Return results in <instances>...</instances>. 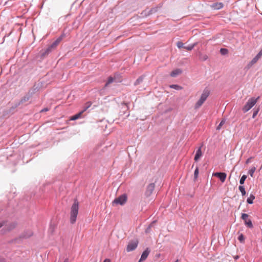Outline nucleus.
I'll list each match as a JSON object with an SVG mask.
<instances>
[{"instance_id": "f257e3e1", "label": "nucleus", "mask_w": 262, "mask_h": 262, "mask_svg": "<svg viewBox=\"0 0 262 262\" xmlns=\"http://www.w3.org/2000/svg\"><path fill=\"white\" fill-rule=\"evenodd\" d=\"M78 209V202L75 200L71 207L70 212V222L72 224H74L76 221Z\"/></svg>"}, {"instance_id": "f03ea898", "label": "nucleus", "mask_w": 262, "mask_h": 262, "mask_svg": "<svg viewBox=\"0 0 262 262\" xmlns=\"http://www.w3.org/2000/svg\"><path fill=\"white\" fill-rule=\"evenodd\" d=\"M259 99V97H258L256 98L252 97L249 99L242 108L244 113L247 112L249 111L256 103Z\"/></svg>"}, {"instance_id": "7ed1b4c3", "label": "nucleus", "mask_w": 262, "mask_h": 262, "mask_svg": "<svg viewBox=\"0 0 262 262\" xmlns=\"http://www.w3.org/2000/svg\"><path fill=\"white\" fill-rule=\"evenodd\" d=\"M127 196L126 194H123L119 197L116 198L112 202L113 205H124L127 201Z\"/></svg>"}, {"instance_id": "20e7f679", "label": "nucleus", "mask_w": 262, "mask_h": 262, "mask_svg": "<svg viewBox=\"0 0 262 262\" xmlns=\"http://www.w3.org/2000/svg\"><path fill=\"white\" fill-rule=\"evenodd\" d=\"M63 38V36L61 35L58 37L54 42H53L46 50L44 54H49L52 50L55 49L58 45L59 42L61 41Z\"/></svg>"}, {"instance_id": "39448f33", "label": "nucleus", "mask_w": 262, "mask_h": 262, "mask_svg": "<svg viewBox=\"0 0 262 262\" xmlns=\"http://www.w3.org/2000/svg\"><path fill=\"white\" fill-rule=\"evenodd\" d=\"M138 244V242L137 240L130 241L127 245L126 250L127 252H130L135 250Z\"/></svg>"}, {"instance_id": "423d86ee", "label": "nucleus", "mask_w": 262, "mask_h": 262, "mask_svg": "<svg viewBox=\"0 0 262 262\" xmlns=\"http://www.w3.org/2000/svg\"><path fill=\"white\" fill-rule=\"evenodd\" d=\"M262 56V49L259 51V52L256 55V56L254 57L252 60L248 64V67L249 68L251 67L253 64L256 63L257 61L259 60V59L260 58V57Z\"/></svg>"}, {"instance_id": "0eeeda50", "label": "nucleus", "mask_w": 262, "mask_h": 262, "mask_svg": "<svg viewBox=\"0 0 262 262\" xmlns=\"http://www.w3.org/2000/svg\"><path fill=\"white\" fill-rule=\"evenodd\" d=\"M248 215L246 213H243L241 218L244 221L245 224L248 227L251 228L253 227V224L250 220H248Z\"/></svg>"}, {"instance_id": "6e6552de", "label": "nucleus", "mask_w": 262, "mask_h": 262, "mask_svg": "<svg viewBox=\"0 0 262 262\" xmlns=\"http://www.w3.org/2000/svg\"><path fill=\"white\" fill-rule=\"evenodd\" d=\"M213 176L217 177L220 179L221 181L223 183L225 182L227 174L225 172H215L213 173Z\"/></svg>"}, {"instance_id": "1a4fd4ad", "label": "nucleus", "mask_w": 262, "mask_h": 262, "mask_svg": "<svg viewBox=\"0 0 262 262\" xmlns=\"http://www.w3.org/2000/svg\"><path fill=\"white\" fill-rule=\"evenodd\" d=\"M149 252L150 250L149 248H146V249L142 253L139 262L145 260L149 255Z\"/></svg>"}, {"instance_id": "9d476101", "label": "nucleus", "mask_w": 262, "mask_h": 262, "mask_svg": "<svg viewBox=\"0 0 262 262\" xmlns=\"http://www.w3.org/2000/svg\"><path fill=\"white\" fill-rule=\"evenodd\" d=\"M201 148L202 146L200 147L196 151V154L194 158V160L195 162H197L203 155V153L201 150Z\"/></svg>"}, {"instance_id": "9b49d317", "label": "nucleus", "mask_w": 262, "mask_h": 262, "mask_svg": "<svg viewBox=\"0 0 262 262\" xmlns=\"http://www.w3.org/2000/svg\"><path fill=\"white\" fill-rule=\"evenodd\" d=\"M211 7L215 10H219L223 7V4L222 3H215L211 5Z\"/></svg>"}, {"instance_id": "f8f14e48", "label": "nucleus", "mask_w": 262, "mask_h": 262, "mask_svg": "<svg viewBox=\"0 0 262 262\" xmlns=\"http://www.w3.org/2000/svg\"><path fill=\"white\" fill-rule=\"evenodd\" d=\"M155 184L154 183H150L148 185L146 192L147 193H148L149 195L152 192L153 190L155 189Z\"/></svg>"}, {"instance_id": "ddd939ff", "label": "nucleus", "mask_w": 262, "mask_h": 262, "mask_svg": "<svg viewBox=\"0 0 262 262\" xmlns=\"http://www.w3.org/2000/svg\"><path fill=\"white\" fill-rule=\"evenodd\" d=\"M209 95V92L207 90H205L203 92V93L202 94L201 96V99H202L204 101H205L207 97H208Z\"/></svg>"}, {"instance_id": "4468645a", "label": "nucleus", "mask_w": 262, "mask_h": 262, "mask_svg": "<svg viewBox=\"0 0 262 262\" xmlns=\"http://www.w3.org/2000/svg\"><path fill=\"white\" fill-rule=\"evenodd\" d=\"M83 112L81 111L79 113L72 116L71 118H70V120H77L80 118L81 117V116L83 114Z\"/></svg>"}, {"instance_id": "2eb2a0df", "label": "nucleus", "mask_w": 262, "mask_h": 262, "mask_svg": "<svg viewBox=\"0 0 262 262\" xmlns=\"http://www.w3.org/2000/svg\"><path fill=\"white\" fill-rule=\"evenodd\" d=\"M181 73L182 71L180 69H176L171 72L170 76L171 77H176L177 75L181 74Z\"/></svg>"}, {"instance_id": "dca6fc26", "label": "nucleus", "mask_w": 262, "mask_h": 262, "mask_svg": "<svg viewBox=\"0 0 262 262\" xmlns=\"http://www.w3.org/2000/svg\"><path fill=\"white\" fill-rule=\"evenodd\" d=\"M205 101L202 100V99H200L198 102L195 103L194 107L195 109L199 108L200 107L202 106V105L204 103Z\"/></svg>"}, {"instance_id": "f3484780", "label": "nucleus", "mask_w": 262, "mask_h": 262, "mask_svg": "<svg viewBox=\"0 0 262 262\" xmlns=\"http://www.w3.org/2000/svg\"><path fill=\"white\" fill-rule=\"evenodd\" d=\"M255 199V196L253 194H251L249 198L247 200V202L248 204H252L253 203V200Z\"/></svg>"}, {"instance_id": "a211bd4d", "label": "nucleus", "mask_w": 262, "mask_h": 262, "mask_svg": "<svg viewBox=\"0 0 262 262\" xmlns=\"http://www.w3.org/2000/svg\"><path fill=\"white\" fill-rule=\"evenodd\" d=\"M92 105V102H87L85 104H84V106L83 107V110H82L81 111L83 112V113H84V112H85L89 107H91V106Z\"/></svg>"}, {"instance_id": "6ab92c4d", "label": "nucleus", "mask_w": 262, "mask_h": 262, "mask_svg": "<svg viewBox=\"0 0 262 262\" xmlns=\"http://www.w3.org/2000/svg\"><path fill=\"white\" fill-rule=\"evenodd\" d=\"M255 170L256 167L253 166L248 171V173L250 175L251 177H253L254 173L255 171Z\"/></svg>"}, {"instance_id": "aec40b11", "label": "nucleus", "mask_w": 262, "mask_h": 262, "mask_svg": "<svg viewBox=\"0 0 262 262\" xmlns=\"http://www.w3.org/2000/svg\"><path fill=\"white\" fill-rule=\"evenodd\" d=\"M170 88L176 89L177 90H180L182 89V87L177 84H172L170 85Z\"/></svg>"}, {"instance_id": "412c9836", "label": "nucleus", "mask_w": 262, "mask_h": 262, "mask_svg": "<svg viewBox=\"0 0 262 262\" xmlns=\"http://www.w3.org/2000/svg\"><path fill=\"white\" fill-rule=\"evenodd\" d=\"M195 46H196V43H193V45H190L189 46H187V47L185 46L184 47V48L185 49L187 50L191 51V50H192L194 48V47Z\"/></svg>"}, {"instance_id": "4be33fe9", "label": "nucleus", "mask_w": 262, "mask_h": 262, "mask_svg": "<svg viewBox=\"0 0 262 262\" xmlns=\"http://www.w3.org/2000/svg\"><path fill=\"white\" fill-rule=\"evenodd\" d=\"M239 191L241 192L243 196L245 195L246 193L245 188L243 186H239L238 188Z\"/></svg>"}, {"instance_id": "5701e85b", "label": "nucleus", "mask_w": 262, "mask_h": 262, "mask_svg": "<svg viewBox=\"0 0 262 262\" xmlns=\"http://www.w3.org/2000/svg\"><path fill=\"white\" fill-rule=\"evenodd\" d=\"M220 53L222 55H226L228 53V50L225 48H222L220 49Z\"/></svg>"}, {"instance_id": "b1692460", "label": "nucleus", "mask_w": 262, "mask_h": 262, "mask_svg": "<svg viewBox=\"0 0 262 262\" xmlns=\"http://www.w3.org/2000/svg\"><path fill=\"white\" fill-rule=\"evenodd\" d=\"M238 239L239 240V241L242 243H244V241H245V237L244 236V235L243 234H241L239 235V236H238Z\"/></svg>"}, {"instance_id": "393cba45", "label": "nucleus", "mask_w": 262, "mask_h": 262, "mask_svg": "<svg viewBox=\"0 0 262 262\" xmlns=\"http://www.w3.org/2000/svg\"><path fill=\"white\" fill-rule=\"evenodd\" d=\"M246 178H247V176H246V175H243V176L241 177V179H240V180H239V183H240L241 185L243 184L244 183L245 181V180L246 179Z\"/></svg>"}, {"instance_id": "a878e982", "label": "nucleus", "mask_w": 262, "mask_h": 262, "mask_svg": "<svg viewBox=\"0 0 262 262\" xmlns=\"http://www.w3.org/2000/svg\"><path fill=\"white\" fill-rule=\"evenodd\" d=\"M200 58L202 61H205L208 59V56L206 54H201L200 56Z\"/></svg>"}, {"instance_id": "bb28decb", "label": "nucleus", "mask_w": 262, "mask_h": 262, "mask_svg": "<svg viewBox=\"0 0 262 262\" xmlns=\"http://www.w3.org/2000/svg\"><path fill=\"white\" fill-rule=\"evenodd\" d=\"M225 120H224V119L222 120L221 121V122H220V123L219 124V125L216 127V129L220 130L221 128V127L222 126V125H223L225 124Z\"/></svg>"}, {"instance_id": "cd10ccee", "label": "nucleus", "mask_w": 262, "mask_h": 262, "mask_svg": "<svg viewBox=\"0 0 262 262\" xmlns=\"http://www.w3.org/2000/svg\"><path fill=\"white\" fill-rule=\"evenodd\" d=\"M199 175V168L196 167L194 170V179L196 180L198 178Z\"/></svg>"}, {"instance_id": "c85d7f7f", "label": "nucleus", "mask_w": 262, "mask_h": 262, "mask_svg": "<svg viewBox=\"0 0 262 262\" xmlns=\"http://www.w3.org/2000/svg\"><path fill=\"white\" fill-rule=\"evenodd\" d=\"M177 46L178 48H184V47H185V46H184L183 43L181 41H178L177 43Z\"/></svg>"}, {"instance_id": "c756f323", "label": "nucleus", "mask_w": 262, "mask_h": 262, "mask_svg": "<svg viewBox=\"0 0 262 262\" xmlns=\"http://www.w3.org/2000/svg\"><path fill=\"white\" fill-rule=\"evenodd\" d=\"M114 81V78L112 77H110L105 84V86H106L108 84L112 83Z\"/></svg>"}, {"instance_id": "7c9ffc66", "label": "nucleus", "mask_w": 262, "mask_h": 262, "mask_svg": "<svg viewBox=\"0 0 262 262\" xmlns=\"http://www.w3.org/2000/svg\"><path fill=\"white\" fill-rule=\"evenodd\" d=\"M259 112V108H258L256 110L254 111L252 115V118H254L257 115Z\"/></svg>"}, {"instance_id": "2f4dec72", "label": "nucleus", "mask_w": 262, "mask_h": 262, "mask_svg": "<svg viewBox=\"0 0 262 262\" xmlns=\"http://www.w3.org/2000/svg\"><path fill=\"white\" fill-rule=\"evenodd\" d=\"M142 80H143V78H138V79L136 80V82H135V84H136V85H137V84H139L140 82H141V81H142Z\"/></svg>"}, {"instance_id": "473e14b6", "label": "nucleus", "mask_w": 262, "mask_h": 262, "mask_svg": "<svg viewBox=\"0 0 262 262\" xmlns=\"http://www.w3.org/2000/svg\"><path fill=\"white\" fill-rule=\"evenodd\" d=\"M142 80H143V78H138V79L136 80V82H135V84H136V85H137V84H139L140 82H141V81H142Z\"/></svg>"}, {"instance_id": "72a5a7b5", "label": "nucleus", "mask_w": 262, "mask_h": 262, "mask_svg": "<svg viewBox=\"0 0 262 262\" xmlns=\"http://www.w3.org/2000/svg\"><path fill=\"white\" fill-rule=\"evenodd\" d=\"M29 100V97H25L23 98V99H21V102H25L26 101H27Z\"/></svg>"}, {"instance_id": "f704fd0d", "label": "nucleus", "mask_w": 262, "mask_h": 262, "mask_svg": "<svg viewBox=\"0 0 262 262\" xmlns=\"http://www.w3.org/2000/svg\"><path fill=\"white\" fill-rule=\"evenodd\" d=\"M16 226V224L15 223H13L11 225V227L10 228V229H12L14 228Z\"/></svg>"}, {"instance_id": "c9c22d12", "label": "nucleus", "mask_w": 262, "mask_h": 262, "mask_svg": "<svg viewBox=\"0 0 262 262\" xmlns=\"http://www.w3.org/2000/svg\"><path fill=\"white\" fill-rule=\"evenodd\" d=\"M5 224V221L0 222V228L1 227H2Z\"/></svg>"}, {"instance_id": "e433bc0d", "label": "nucleus", "mask_w": 262, "mask_h": 262, "mask_svg": "<svg viewBox=\"0 0 262 262\" xmlns=\"http://www.w3.org/2000/svg\"><path fill=\"white\" fill-rule=\"evenodd\" d=\"M0 262H6V260L4 258L0 257Z\"/></svg>"}, {"instance_id": "4c0bfd02", "label": "nucleus", "mask_w": 262, "mask_h": 262, "mask_svg": "<svg viewBox=\"0 0 262 262\" xmlns=\"http://www.w3.org/2000/svg\"><path fill=\"white\" fill-rule=\"evenodd\" d=\"M251 159H252V158H248V159L246 160V163L247 164H248V163H250V161H251Z\"/></svg>"}, {"instance_id": "58836bf2", "label": "nucleus", "mask_w": 262, "mask_h": 262, "mask_svg": "<svg viewBox=\"0 0 262 262\" xmlns=\"http://www.w3.org/2000/svg\"><path fill=\"white\" fill-rule=\"evenodd\" d=\"M32 235V232H30L29 234H28V235L25 236V237H29L31 236Z\"/></svg>"}, {"instance_id": "ea45409f", "label": "nucleus", "mask_w": 262, "mask_h": 262, "mask_svg": "<svg viewBox=\"0 0 262 262\" xmlns=\"http://www.w3.org/2000/svg\"><path fill=\"white\" fill-rule=\"evenodd\" d=\"M103 262H111V260L110 259L106 258L104 260Z\"/></svg>"}, {"instance_id": "a19ab883", "label": "nucleus", "mask_w": 262, "mask_h": 262, "mask_svg": "<svg viewBox=\"0 0 262 262\" xmlns=\"http://www.w3.org/2000/svg\"><path fill=\"white\" fill-rule=\"evenodd\" d=\"M238 258H239V256H238V255L235 256L234 257V258L235 260L237 259Z\"/></svg>"}, {"instance_id": "79ce46f5", "label": "nucleus", "mask_w": 262, "mask_h": 262, "mask_svg": "<svg viewBox=\"0 0 262 262\" xmlns=\"http://www.w3.org/2000/svg\"><path fill=\"white\" fill-rule=\"evenodd\" d=\"M63 262H69L68 259V258L65 259Z\"/></svg>"}, {"instance_id": "37998d69", "label": "nucleus", "mask_w": 262, "mask_h": 262, "mask_svg": "<svg viewBox=\"0 0 262 262\" xmlns=\"http://www.w3.org/2000/svg\"><path fill=\"white\" fill-rule=\"evenodd\" d=\"M48 110L47 108H46L45 110H42V111H47Z\"/></svg>"}, {"instance_id": "c03bdc74", "label": "nucleus", "mask_w": 262, "mask_h": 262, "mask_svg": "<svg viewBox=\"0 0 262 262\" xmlns=\"http://www.w3.org/2000/svg\"><path fill=\"white\" fill-rule=\"evenodd\" d=\"M150 226H151V225H150V226H149L148 229H149V228H150Z\"/></svg>"}, {"instance_id": "a18cd8bd", "label": "nucleus", "mask_w": 262, "mask_h": 262, "mask_svg": "<svg viewBox=\"0 0 262 262\" xmlns=\"http://www.w3.org/2000/svg\"><path fill=\"white\" fill-rule=\"evenodd\" d=\"M175 262H178V260L177 259Z\"/></svg>"}]
</instances>
